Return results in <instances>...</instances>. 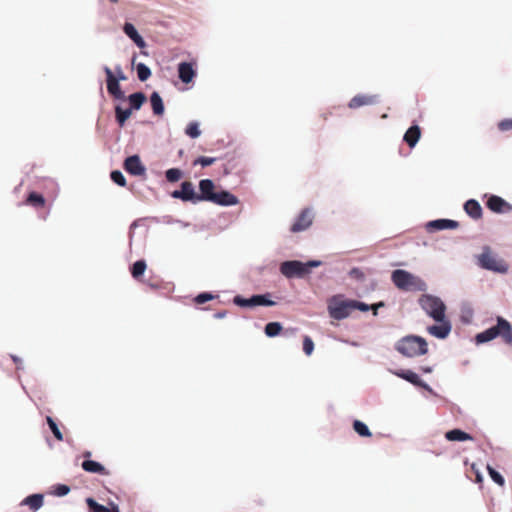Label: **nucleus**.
<instances>
[{"mask_svg": "<svg viewBox=\"0 0 512 512\" xmlns=\"http://www.w3.org/2000/svg\"><path fill=\"white\" fill-rule=\"evenodd\" d=\"M46 423L51 430L52 434L58 441H63V433L61 432L57 422L51 416H46Z\"/></svg>", "mask_w": 512, "mask_h": 512, "instance_id": "nucleus-38", "label": "nucleus"}, {"mask_svg": "<svg viewBox=\"0 0 512 512\" xmlns=\"http://www.w3.org/2000/svg\"><path fill=\"white\" fill-rule=\"evenodd\" d=\"M85 502L88 506L89 512H110V509L107 506L98 503L93 497H87Z\"/></svg>", "mask_w": 512, "mask_h": 512, "instance_id": "nucleus-35", "label": "nucleus"}, {"mask_svg": "<svg viewBox=\"0 0 512 512\" xmlns=\"http://www.w3.org/2000/svg\"><path fill=\"white\" fill-rule=\"evenodd\" d=\"M392 373L395 376L407 381L408 383L412 384L415 387H418L422 380L421 377L411 369H398L392 371Z\"/></svg>", "mask_w": 512, "mask_h": 512, "instance_id": "nucleus-24", "label": "nucleus"}, {"mask_svg": "<svg viewBox=\"0 0 512 512\" xmlns=\"http://www.w3.org/2000/svg\"><path fill=\"white\" fill-rule=\"evenodd\" d=\"M421 371L423 373H431L433 371V368L431 366H423L421 367Z\"/></svg>", "mask_w": 512, "mask_h": 512, "instance_id": "nucleus-60", "label": "nucleus"}, {"mask_svg": "<svg viewBox=\"0 0 512 512\" xmlns=\"http://www.w3.org/2000/svg\"><path fill=\"white\" fill-rule=\"evenodd\" d=\"M185 134L191 139H197L201 135L200 124L197 121H191L185 128Z\"/></svg>", "mask_w": 512, "mask_h": 512, "instance_id": "nucleus-37", "label": "nucleus"}, {"mask_svg": "<svg viewBox=\"0 0 512 512\" xmlns=\"http://www.w3.org/2000/svg\"><path fill=\"white\" fill-rule=\"evenodd\" d=\"M394 349L404 357L414 358L428 353V343L424 337L410 334L400 338Z\"/></svg>", "mask_w": 512, "mask_h": 512, "instance_id": "nucleus-2", "label": "nucleus"}, {"mask_svg": "<svg viewBox=\"0 0 512 512\" xmlns=\"http://www.w3.org/2000/svg\"><path fill=\"white\" fill-rule=\"evenodd\" d=\"M110 179L113 183L120 187H125L127 184L126 177L120 170H112L110 172Z\"/></svg>", "mask_w": 512, "mask_h": 512, "instance_id": "nucleus-40", "label": "nucleus"}, {"mask_svg": "<svg viewBox=\"0 0 512 512\" xmlns=\"http://www.w3.org/2000/svg\"><path fill=\"white\" fill-rule=\"evenodd\" d=\"M136 58H137V54L134 53L132 58H131V64H132V67L135 69V64H137L138 62H136Z\"/></svg>", "mask_w": 512, "mask_h": 512, "instance_id": "nucleus-62", "label": "nucleus"}, {"mask_svg": "<svg viewBox=\"0 0 512 512\" xmlns=\"http://www.w3.org/2000/svg\"><path fill=\"white\" fill-rule=\"evenodd\" d=\"M216 157L198 156L194 161L193 165H201L202 167H208L216 162Z\"/></svg>", "mask_w": 512, "mask_h": 512, "instance_id": "nucleus-44", "label": "nucleus"}, {"mask_svg": "<svg viewBox=\"0 0 512 512\" xmlns=\"http://www.w3.org/2000/svg\"><path fill=\"white\" fill-rule=\"evenodd\" d=\"M419 388L424 389L427 391L430 395L437 397V392L425 381L421 380L420 384L418 385Z\"/></svg>", "mask_w": 512, "mask_h": 512, "instance_id": "nucleus-51", "label": "nucleus"}, {"mask_svg": "<svg viewBox=\"0 0 512 512\" xmlns=\"http://www.w3.org/2000/svg\"><path fill=\"white\" fill-rule=\"evenodd\" d=\"M150 104L153 114L156 116H162L165 112L164 101L158 91H153L150 94Z\"/></svg>", "mask_w": 512, "mask_h": 512, "instance_id": "nucleus-29", "label": "nucleus"}, {"mask_svg": "<svg viewBox=\"0 0 512 512\" xmlns=\"http://www.w3.org/2000/svg\"><path fill=\"white\" fill-rule=\"evenodd\" d=\"M82 469L85 472L98 474V475H109L107 468L100 462L92 459H84L81 464Z\"/></svg>", "mask_w": 512, "mask_h": 512, "instance_id": "nucleus-21", "label": "nucleus"}, {"mask_svg": "<svg viewBox=\"0 0 512 512\" xmlns=\"http://www.w3.org/2000/svg\"><path fill=\"white\" fill-rule=\"evenodd\" d=\"M252 308L255 307H272L277 303L271 299V293L265 292L261 294H253L251 295Z\"/></svg>", "mask_w": 512, "mask_h": 512, "instance_id": "nucleus-26", "label": "nucleus"}, {"mask_svg": "<svg viewBox=\"0 0 512 512\" xmlns=\"http://www.w3.org/2000/svg\"><path fill=\"white\" fill-rule=\"evenodd\" d=\"M45 202V197L36 191H31L26 198V204L35 208L43 207Z\"/></svg>", "mask_w": 512, "mask_h": 512, "instance_id": "nucleus-32", "label": "nucleus"}, {"mask_svg": "<svg viewBox=\"0 0 512 512\" xmlns=\"http://www.w3.org/2000/svg\"><path fill=\"white\" fill-rule=\"evenodd\" d=\"M471 318H472V311H469V315H462L461 316V321L462 323L464 324H470L471 322Z\"/></svg>", "mask_w": 512, "mask_h": 512, "instance_id": "nucleus-57", "label": "nucleus"}, {"mask_svg": "<svg viewBox=\"0 0 512 512\" xmlns=\"http://www.w3.org/2000/svg\"><path fill=\"white\" fill-rule=\"evenodd\" d=\"M21 505H26L36 512L44 505V495L41 493L30 494L22 500Z\"/></svg>", "mask_w": 512, "mask_h": 512, "instance_id": "nucleus-25", "label": "nucleus"}, {"mask_svg": "<svg viewBox=\"0 0 512 512\" xmlns=\"http://www.w3.org/2000/svg\"><path fill=\"white\" fill-rule=\"evenodd\" d=\"M279 272L287 279L307 277L304 262L297 259L282 261L279 265Z\"/></svg>", "mask_w": 512, "mask_h": 512, "instance_id": "nucleus-6", "label": "nucleus"}, {"mask_svg": "<svg viewBox=\"0 0 512 512\" xmlns=\"http://www.w3.org/2000/svg\"><path fill=\"white\" fill-rule=\"evenodd\" d=\"M91 456H92L91 451L86 450L83 452L84 459H91Z\"/></svg>", "mask_w": 512, "mask_h": 512, "instance_id": "nucleus-61", "label": "nucleus"}, {"mask_svg": "<svg viewBox=\"0 0 512 512\" xmlns=\"http://www.w3.org/2000/svg\"><path fill=\"white\" fill-rule=\"evenodd\" d=\"M164 223H166V224L176 223V219H173L171 216H165Z\"/></svg>", "mask_w": 512, "mask_h": 512, "instance_id": "nucleus-59", "label": "nucleus"}, {"mask_svg": "<svg viewBox=\"0 0 512 512\" xmlns=\"http://www.w3.org/2000/svg\"><path fill=\"white\" fill-rule=\"evenodd\" d=\"M348 275L357 282H364L366 279L365 273L359 267L351 268Z\"/></svg>", "mask_w": 512, "mask_h": 512, "instance_id": "nucleus-45", "label": "nucleus"}, {"mask_svg": "<svg viewBox=\"0 0 512 512\" xmlns=\"http://www.w3.org/2000/svg\"><path fill=\"white\" fill-rule=\"evenodd\" d=\"M296 332H297L296 328H288V329H283V331L281 332V335L286 338H290V337L294 336Z\"/></svg>", "mask_w": 512, "mask_h": 512, "instance_id": "nucleus-53", "label": "nucleus"}, {"mask_svg": "<svg viewBox=\"0 0 512 512\" xmlns=\"http://www.w3.org/2000/svg\"><path fill=\"white\" fill-rule=\"evenodd\" d=\"M391 281L400 290L419 292L427 290V283L422 278L404 269L393 270Z\"/></svg>", "mask_w": 512, "mask_h": 512, "instance_id": "nucleus-3", "label": "nucleus"}, {"mask_svg": "<svg viewBox=\"0 0 512 512\" xmlns=\"http://www.w3.org/2000/svg\"><path fill=\"white\" fill-rule=\"evenodd\" d=\"M217 297V295L213 294L212 292H209V291H205V292H201L199 294H197L195 297H194V302L196 304H204L208 301H211L213 299H215Z\"/></svg>", "mask_w": 512, "mask_h": 512, "instance_id": "nucleus-43", "label": "nucleus"}, {"mask_svg": "<svg viewBox=\"0 0 512 512\" xmlns=\"http://www.w3.org/2000/svg\"><path fill=\"white\" fill-rule=\"evenodd\" d=\"M10 358L17 365V370L24 369L23 360L19 356L10 354Z\"/></svg>", "mask_w": 512, "mask_h": 512, "instance_id": "nucleus-52", "label": "nucleus"}, {"mask_svg": "<svg viewBox=\"0 0 512 512\" xmlns=\"http://www.w3.org/2000/svg\"><path fill=\"white\" fill-rule=\"evenodd\" d=\"M123 167L125 171L131 176H145L146 166L142 163L141 158L138 154H133L125 158Z\"/></svg>", "mask_w": 512, "mask_h": 512, "instance_id": "nucleus-14", "label": "nucleus"}, {"mask_svg": "<svg viewBox=\"0 0 512 512\" xmlns=\"http://www.w3.org/2000/svg\"><path fill=\"white\" fill-rule=\"evenodd\" d=\"M352 308L353 310H359L361 312H368L370 309H372V306L359 300L352 299Z\"/></svg>", "mask_w": 512, "mask_h": 512, "instance_id": "nucleus-48", "label": "nucleus"}, {"mask_svg": "<svg viewBox=\"0 0 512 512\" xmlns=\"http://www.w3.org/2000/svg\"><path fill=\"white\" fill-rule=\"evenodd\" d=\"M371 306H372L371 310L373 311V315L377 316L379 308L384 307L385 306V302L384 301H379V302H376V303L372 304Z\"/></svg>", "mask_w": 512, "mask_h": 512, "instance_id": "nucleus-54", "label": "nucleus"}, {"mask_svg": "<svg viewBox=\"0 0 512 512\" xmlns=\"http://www.w3.org/2000/svg\"><path fill=\"white\" fill-rule=\"evenodd\" d=\"M147 269V263L144 259L136 260L131 266H130V273L132 277L136 280H138L140 277H142Z\"/></svg>", "mask_w": 512, "mask_h": 512, "instance_id": "nucleus-31", "label": "nucleus"}, {"mask_svg": "<svg viewBox=\"0 0 512 512\" xmlns=\"http://www.w3.org/2000/svg\"><path fill=\"white\" fill-rule=\"evenodd\" d=\"M353 429L360 437H370L372 435L367 424L361 420L353 421Z\"/></svg>", "mask_w": 512, "mask_h": 512, "instance_id": "nucleus-36", "label": "nucleus"}, {"mask_svg": "<svg viewBox=\"0 0 512 512\" xmlns=\"http://www.w3.org/2000/svg\"><path fill=\"white\" fill-rule=\"evenodd\" d=\"M496 324L474 336L476 345L486 344L501 337L506 344L512 343V324L503 316H496Z\"/></svg>", "mask_w": 512, "mask_h": 512, "instance_id": "nucleus-1", "label": "nucleus"}, {"mask_svg": "<svg viewBox=\"0 0 512 512\" xmlns=\"http://www.w3.org/2000/svg\"><path fill=\"white\" fill-rule=\"evenodd\" d=\"M173 199L181 200L182 202H189L197 204L195 186L191 181H183L180 183V188L170 192Z\"/></svg>", "mask_w": 512, "mask_h": 512, "instance_id": "nucleus-9", "label": "nucleus"}, {"mask_svg": "<svg viewBox=\"0 0 512 512\" xmlns=\"http://www.w3.org/2000/svg\"><path fill=\"white\" fill-rule=\"evenodd\" d=\"M434 321L436 324L428 326L427 332L439 340L446 339L452 331L451 321L447 318V316H444V319Z\"/></svg>", "mask_w": 512, "mask_h": 512, "instance_id": "nucleus-13", "label": "nucleus"}, {"mask_svg": "<svg viewBox=\"0 0 512 512\" xmlns=\"http://www.w3.org/2000/svg\"><path fill=\"white\" fill-rule=\"evenodd\" d=\"M138 223H139V220H135L131 223L130 227H129V242L130 244L132 243V239H133V236H134V228H136L138 226Z\"/></svg>", "mask_w": 512, "mask_h": 512, "instance_id": "nucleus-55", "label": "nucleus"}, {"mask_svg": "<svg viewBox=\"0 0 512 512\" xmlns=\"http://www.w3.org/2000/svg\"><path fill=\"white\" fill-rule=\"evenodd\" d=\"M70 492V487L66 484H56L53 486V494L57 497H64Z\"/></svg>", "mask_w": 512, "mask_h": 512, "instance_id": "nucleus-46", "label": "nucleus"}, {"mask_svg": "<svg viewBox=\"0 0 512 512\" xmlns=\"http://www.w3.org/2000/svg\"><path fill=\"white\" fill-rule=\"evenodd\" d=\"M184 176V172L177 167L169 168L165 171L166 181L169 183H176Z\"/></svg>", "mask_w": 512, "mask_h": 512, "instance_id": "nucleus-34", "label": "nucleus"}, {"mask_svg": "<svg viewBox=\"0 0 512 512\" xmlns=\"http://www.w3.org/2000/svg\"><path fill=\"white\" fill-rule=\"evenodd\" d=\"M212 203L222 207H231L237 205L239 203V199L229 190L221 189L216 192Z\"/></svg>", "mask_w": 512, "mask_h": 512, "instance_id": "nucleus-16", "label": "nucleus"}, {"mask_svg": "<svg viewBox=\"0 0 512 512\" xmlns=\"http://www.w3.org/2000/svg\"><path fill=\"white\" fill-rule=\"evenodd\" d=\"M302 349L306 356H311L315 349V344L312 338L305 335L303 338Z\"/></svg>", "mask_w": 512, "mask_h": 512, "instance_id": "nucleus-42", "label": "nucleus"}, {"mask_svg": "<svg viewBox=\"0 0 512 512\" xmlns=\"http://www.w3.org/2000/svg\"><path fill=\"white\" fill-rule=\"evenodd\" d=\"M425 227L429 233H433L436 231H442V230H454L459 227V222L456 220H453V219L439 218V219L428 221L426 223Z\"/></svg>", "mask_w": 512, "mask_h": 512, "instance_id": "nucleus-15", "label": "nucleus"}, {"mask_svg": "<svg viewBox=\"0 0 512 512\" xmlns=\"http://www.w3.org/2000/svg\"><path fill=\"white\" fill-rule=\"evenodd\" d=\"M421 137V128L418 124L413 123L405 132L403 141L410 147L414 148Z\"/></svg>", "mask_w": 512, "mask_h": 512, "instance_id": "nucleus-22", "label": "nucleus"}, {"mask_svg": "<svg viewBox=\"0 0 512 512\" xmlns=\"http://www.w3.org/2000/svg\"><path fill=\"white\" fill-rule=\"evenodd\" d=\"M199 192H196L197 204L200 202H211L214 200L216 190L212 179H201L198 183Z\"/></svg>", "mask_w": 512, "mask_h": 512, "instance_id": "nucleus-12", "label": "nucleus"}, {"mask_svg": "<svg viewBox=\"0 0 512 512\" xmlns=\"http://www.w3.org/2000/svg\"><path fill=\"white\" fill-rule=\"evenodd\" d=\"M114 71H115V73H114V80H117L119 82L127 80V76L123 72L122 67H121L120 64H117L115 66Z\"/></svg>", "mask_w": 512, "mask_h": 512, "instance_id": "nucleus-50", "label": "nucleus"}, {"mask_svg": "<svg viewBox=\"0 0 512 512\" xmlns=\"http://www.w3.org/2000/svg\"><path fill=\"white\" fill-rule=\"evenodd\" d=\"M323 264L321 260L310 259L304 262L306 275L309 276L312 273V269L320 267Z\"/></svg>", "mask_w": 512, "mask_h": 512, "instance_id": "nucleus-47", "label": "nucleus"}, {"mask_svg": "<svg viewBox=\"0 0 512 512\" xmlns=\"http://www.w3.org/2000/svg\"><path fill=\"white\" fill-rule=\"evenodd\" d=\"M226 315H227V311H226V310H221V311L216 312V313L213 315V317H214L215 319H223V318H225V317H226Z\"/></svg>", "mask_w": 512, "mask_h": 512, "instance_id": "nucleus-58", "label": "nucleus"}, {"mask_svg": "<svg viewBox=\"0 0 512 512\" xmlns=\"http://www.w3.org/2000/svg\"><path fill=\"white\" fill-rule=\"evenodd\" d=\"M122 30L124 34L141 50L147 46L146 41L140 35L133 23L126 21L123 24Z\"/></svg>", "mask_w": 512, "mask_h": 512, "instance_id": "nucleus-17", "label": "nucleus"}, {"mask_svg": "<svg viewBox=\"0 0 512 512\" xmlns=\"http://www.w3.org/2000/svg\"><path fill=\"white\" fill-rule=\"evenodd\" d=\"M108 505L110 512H120L119 506L115 502L109 501Z\"/></svg>", "mask_w": 512, "mask_h": 512, "instance_id": "nucleus-56", "label": "nucleus"}, {"mask_svg": "<svg viewBox=\"0 0 512 512\" xmlns=\"http://www.w3.org/2000/svg\"><path fill=\"white\" fill-rule=\"evenodd\" d=\"M465 213L473 220H479L483 216V209L476 199H468L463 205Z\"/></svg>", "mask_w": 512, "mask_h": 512, "instance_id": "nucleus-20", "label": "nucleus"}, {"mask_svg": "<svg viewBox=\"0 0 512 512\" xmlns=\"http://www.w3.org/2000/svg\"><path fill=\"white\" fill-rule=\"evenodd\" d=\"M178 78L184 84H189L196 76V70L193 63L182 61L177 65Z\"/></svg>", "mask_w": 512, "mask_h": 512, "instance_id": "nucleus-18", "label": "nucleus"}, {"mask_svg": "<svg viewBox=\"0 0 512 512\" xmlns=\"http://www.w3.org/2000/svg\"><path fill=\"white\" fill-rule=\"evenodd\" d=\"M487 471H488L489 477L491 478V480L494 483H496L499 486L505 485V478L499 471H497L495 468H493L490 465H487Z\"/></svg>", "mask_w": 512, "mask_h": 512, "instance_id": "nucleus-39", "label": "nucleus"}, {"mask_svg": "<svg viewBox=\"0 0 512 512\" xmlns=\"http://www.w3.org/2000/svg\"><path fill=\"white\" fill-rule=\"evenodd\" d=\"M487 208L493 213L506 214L512 212V204L506 201L501 196L495 194H486Z\"/></svg>", "mask_w": 512, "mask_h": 512, "instance_id": "nucleus-11", "label": "nucleus"}, {"mask_svg": "<svg viewBox=\"0 0 512 512\" xmlns=\"http://www.w3.org/2000/svg\"><path fill=\"white\" fill-rule=\"evenodd\" d=\"M135 70L137 73V78L141 82L147 81L152 75L151 69L143 62H138L135 64Z\"/></svg>", "mask_w": 512, "mask_h": 512, "instance_id": "nucleus-33", "label": "nucleus"}, {"mask_svg": "<svg viewBox=\"0 0 512 512\" xmlns=\"http://www.w3.org/2000/svg\"><path fill=\"white\" fill-rule=\"evenodd\" d=\"M115 121L120 128L126 125V122L131 117L133 111L129 107L123 108L122 105L117 104L114 107Z\"/></svg>", "mask_w": 512, "mask_h": 512, "instance_id": "nucleus-28", "label": "nucleus"}, {"mask_svg": "<svg viewBox=\"0 0 512 512\" xmlns=\"http://www.w3.org/2000/svg\"><path fill=\"white\" fill-rule=\"evenodd\" d=\"M233 304L240 308H252L251 296L246 298L240 294L233 297Z\"/></svg>", "mask_w": 512, "mask_h": 512, "instance_id": "nucleus-41", "label": "nucleus"}, {"mask_svg": "<svg viewBox=\"0 0 512 512\" xmlns=\"http://www.w3.org/2000/svg\"><path fill=\"white\" fill-rule=\"evenodd\" d=\"M477 265L487 271H491L497 274H506L509 270L507 262L494 255L489 246L482 248V253L476 256Z\"/></svg>", "mask_w": 512, "mask_h": 512, "instance_id": "nucleus-4", "label": "nucleus"}, {"mask_svg": "<svg viewBox=\"0 0 512 512\" xmlns=\"http://www.w3.org/2000/svg\"><path fill=\"white\" fill-rule=\"evenodd\" d=\"M314 212L310 207H306L300 211L295 218V221L290 227V232L299 233L306 231L313 224Z\"/></svg>", "mask_w": 512, "mask_h": 512, "instance_id": "nucleus-10", "label": "nucleus"}, {"mask_svg": "<svg viewBox=\"0 0 512 512\" xmlns=\"http://www.w3.org/2000/svg\"><path fill=\"white\" fill-rule=\"evenodd\" d=\"M352 299L350 300H338L336 296L332 297L328 304L329 316L335 320H343L349 317L352 308Z\"/></svg>", "mask_w": 512, "mask_h": 512, "instance_id": "nucleus-7", "label": "nucleus"}, {"mask_svg": "<svg viewBox=\"0 0 512 512\" xmlns=\"http://www.w3.org/2000/svg\"><path fill=\"white\" fill-rule=\"evenodd\" d=\"M498 129L502 132L512 130V118H505L498 123Z\"/></svg>", "mask_w": 512, "mask_h": 512, "instance_id": "nucleus-49", "label": "nucleus"}, {"mask_svg": "<svg viewBox=\"0 0 512 512\" xmlns=\"http://www.w3.org/2000/svg\"><path fill=\"white\" fill-rule=\"evenodd\" d=\"M420 307L433 320H441L446 316V305L444 301L432 294H422L418 300Z\"/></svg>", "mask_w": 512, "mask_h": 512, "instance_id": "nucleus-5", "label": "nucleus"}, {"mask_svg": "<svg viewBox=\"0 0 512 512\" xmlns=\"http://www.w3.org/2000/svg\"><path fill=\"white\" fill-rule=\"evenodd\" d=\"M176 223H180L183 227H188L190 225L188 222H183L181 220H176Z\"/></svg>", "mask_w": 512, "mask_h": 512, "instance_id": "nucleus-64", "label": "nucleus"}, {"mask_svg": "<svg viewBox=\"0 0 512 512\" xmlns=\"http://www.w3.org/2000/svg\"><path fill=\"white\" fill-rule=\"evenodd\" d=\"M283 331L282 323L278 321L268 322L264 327V333L268 338H274L281 335Z\"/></svg>", "mask_w": 512, "mask_h": 512, "instance_id": "nucleus-30", "label": "nucleus"}, {"mask_svg": "<svg viewBox=\"0 0 512 512\" xmlns=\"http://www.w3.org/2000/svg\"><path fill=\"white\" fill-rule=\"evenodd\" d=\"M149 286H150V288H152L154 290H156L160 287L159 284H157V283H149Z\"/></svg>", "mask_w": 512, "mask_h": 512, "instance_id": "nucleus-63", "label": "nucleus"}, {"mask_svg": "<svg viewBox=\"0 0 512 512\" xmlns=\"http://www.w3.org/2000/svg\"><path fill=\"white\" fill-rule=\"evenodd\" d=\"M126 101L129 103V108L134 112L141 109L143 104L147 101V97L144 92L137 91L126 96Z\"/></svg>", "mask_w": 512, "mask_h": 512, "instance_id": "nucleus-27", "label": "nucleus"}, {"mask_svg": "<svg viewBox=\"0 0 512 512\" xmlns=\"http://www.w3.org/2000/svg\"><path fill=\"white\" fill-rule=\"evenodd\" d=\"M380 102L379 95H365V94H358L355 95L348 103V107L350 109H357L364 105H374L378 104Z\"/></svg>", "mask_w": 512, "mask_h": 512, "instance_id": "nucleus-19", "label": "nucleus"}, {"mask_svg": "<svg viewBox=\"0 0 512 512\" xmlns=\"http://www.w3.org/2000/svg\"><path fill=\"white\" fill-rule=\"evenodd\" d=\"M445 439L450 442H465L473 440V436L460 428L445 432Z\"/></svg>", "mask_w": 512, "mask_h": 512, "instance_id": "nucleus-23", "label": "nucleus"}, {"mask_svg": "<svg viewBox=\"0 0 512 512\" xmlns=\"http://www.w3.org/2000/svg\"><path fill=\"white\" fill-rule=\"evenodd\" d=\"M102 69L106 75V88L108 94L115 100L126 101V94L123 91L120 82L114 80V72L112 69L107 65H104Z\"/></svg>", "mask_w": 512, "mask_h": 512, "instance_id": "nucleus-8", "label": "nucleus"}]
</instances>
